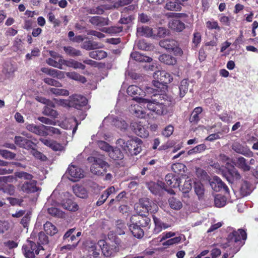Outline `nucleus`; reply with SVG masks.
<instances>
[{
    "instance_id": "1",
    "label": "nucleus",
    "mask_w": 258,
    "mask_h": 258,
    "mask_svg": "<svg viewBox=\"0 0 258 258\" xmlns=\"http://www.w3.org/2000/svg\"><path fill=\"white\" fill-rule=\"evenodd\" d=\"M88 258H98L100 249L106 257L113 255L119 250V245L115 242L107 243L104 240H100L97 243L90 242L87 245Z\"/></svg>"
},
{
    "instance_id": "2",
    "label": "nucleus",
    "mask_w": 258,
    "mask_h": 258,
    "mask_svg": "<svg viewBox=\"0 0 258 258\" xmlns=\"http://www.w3.org/2000/svg\"><path fill=\"white\" fill-rule=\"evenodd\" d=\"M162 115L168 114L171 115L174 111V106L175 102L173 97L170 95L163 93L164 90H167L168 86L167 84L173 81L172 75L169 73H165L162 76Z\"/></svg>"
},
{
    "instance_id": "3",
    "label": "nucleus",
    "mask_w": 258,
    "mask_h": 258,
    "mask_svg": "<svg viewBox=\"0 0 258 258\" xmlns=\"http://www.w3.org/2000/svg\"><path fill=\"white\" fill-rule=\"evenodd\" d=\"M142 143V140L138 138L128 140L127 142L122 139H119L116 141V144L119 146L126 152H128L132 156L137 155L141 152Z\"/></svg>"
},
{
    "instance_id": "4",
    "label": "nucleus",
    "mask_w": 258,
    "mask_h": 258,
    "mask_svg": "<svg viewBox=\"0 0 258 258\" xmlns=\"http://www.w3.org/2000/svg\"><path fill=\"white\" fill-rule=\"evenodd\" d=\"M150 220L146 217L141 215H134L131 218L132 224L129 225V229L133 235L137 238H141L144 235V231L141 226H144L149 223Z\"/></svg>"
},
{
    "instance_id": "5",
    "label": "nucleus",
    "mask_w": 258,
    "mask_h": 258,
    "mask_svg": "<svg viewBox=\"0 0 258 258\" xmlns=\"http://www.w3.org/2000/svg\"><path fill=\"white\" fill-rule=\"evenodd\" d=\"M88 160L93 162L90 167L91 172L97 175H103L107 171L109 165L102 158L90 157Z\"/></svg>"
},
{
    "instance_id": "6",
    "label": "nucleus",
    "mask_w": 258,
    "mask_h": 258,
    "mask_svg": "<svg viewBox=\"0 0 258 258\" xmlns=\"http://www.w3.org/2000/svg\"><path fill=\"white\" fill-rule=\"evenodd\" d=\"M23 250L25 256L27 258H34L35 254H38L40 250H44L41 245H37L31 240H28L23 245Z\"/></svg>"
},
{
    "instance_id": "7",
    "label": "nucleus",
    "mask_w": 258,
    "mask_h": 258,
    "mask_svg": "<svg viewBox=\"0 0 258 258\" xmlns=\"http://www.w3.org/2000/svg\"><path fill=\"white\" fill-rule=\"evenodd\" d=\"M162 47L168 52H172L175 55L181 56L182 49L179 46V43L174 39H166L162 40Z\"/></svg>"
},
{
    "instance_id": "8",
    "label": "nucleus",
    "mask_w": 258,
    "mask_h": 258,
    "mask_svg": "<svg viewBox=\"0 0 258 258\" xmlns=\"http://www.w3.org/2000/svg\"><path fill=\"white\" fill-rule=\"evenodd\" d=\"M210 184L215 191L222 192L225 195H229V188L218 176H214L213 179L210 180Z\"/></svg>"
},
{
    "instance_id": "9",
    "label": "nucleus",
    "mask_w": 258,
    "mask_h": 258,
    "mask_svg": "<svg viewBox=\"0 0 258 258\" xmlns=\"http://www.w3.org/2000/svg\"><path fill=\"white\" fill-rule=\"evenodd\" d=\"M68 105L70 107L81 109L88 103L87 98L81 95L73 94L70 96Z\"/></svg>"
},
{
    "instance_id": "10",
    "label": "nucleus",
    "mask_w": 258,
    "mask_h": 258,
    "mask_svg": "<svg viewBox=\"0 0 258 258\" xmlns=\"http://www.w3.org/2000/svg\"><path fill=\"white\" fill-rule=\"evenodd\" d=\"M246 239V233L242 229H239L237 231H233L229 234L227 237L228 242L223 245V247L225 248L230 246L232 242H237L240 240H245Z\"/></svg>"
},
{
    "instance_id": "11",
    "label": "nucleus",
    "mask_w": 258,
    "mask_h": 258,
    "mask_svg": "<svg viewBox=\"0 0 258 258\" xmlns=\"http://www.w3.org/2000/svg\"><path fill=\"white\" fill-rule=\"evenodd\" d=\"M222 174L226 179L231 183L235 181L239 180L241 178L240 174L237 170L232 165L229 168H226L222 171Z\"/></svg>"
},
{
    "instance_id": "12",
    "label": "nucleus",
    "mask_w": 258,
    "mask_h": 258,
    "mask_svg": "<svg viewBox=\"0 0 258 258\" xmlns=\"http://www.w3.org/2000/svg\"><path fill=\"white\" fill-rule=\"evenodd\" d=\"M160 28L153 29L148 26H143L141 28H138L137 31L141 33L142 36H144L147 37H152L154 39H158L160 38Z\"/></svg>"
},
{
    "instance_id": "13",
    "label": "nucleus",
    "mask_w": 258,
    "mask_h": 258,
    "mask_svg": "<svg viewBox=\"0 0 258 258\" xmlns=\"http://www.w3.org/2000/svg\"><path fill=\"white\" fill-rule=\"evenodd\" d=\"M67 171L70 176L69 179L73 182H76L84 177L83 170L77 166L70 165Z\"/></svg>"
},
{
    "instance_id": "14",
    "label": "nucleus",
    "mask_w": 258,
    "mask_h": 258,
    "mask_svg": "<svg viewBox=\"0 0 258 258\" xmlns=\"http://www.w3.org/2000/svg\"><path fill=\"white\" fill-rule=\"evenodd\" d=\"M126 92L128 95L134 97V99L139 102L146 103L149 101L148 99H144L138 96V95H140L142 90L136 85L130 86L127 89Z\"/></svg>"
},
{
    "instance_id": "15",
    "label": "nucleus",
    "mask_w": 258,
    "mask_h": 258,
    "mask_svg": "<svg viewBox=\"0 0 258 258\" xmlns=\"http://www.w3.org/2000/svg\"><path fill=\"white\" fill-rule=\"evenodd\" d=\"M15 143L20 148L27 150L32 149L36 145L31 140L21 136H15Z\"/></svg>"
},
{
    "instance_id": "16",
    "label": "nucleus",
    "mask_w": 258,
    "mask_h": 258,
    "mask_svg": "<svg viewBox=\"0 0 258 258\" xmlns=\"http://www.w3.org/2000/svg\"><path fill=\"white\" fill-rule=\"evenodd\" d=\"M232 149L235 152L242 154L246 157H252L253 153L247 146H243L239 142H234L231 146Z\"/></svg>"
},
{
    "instance_id": "17",
    "label": "nucleus",
    "mask_w": 258,
    "mask_h": 258,
    "mask_svg": "<svg viewBox=\"0 0 258 258\" xmlns=\"http://www.w3.org/2000/svg\"><path fill=\"white\" fill-rule=\"evenodd\" d=\"M165 180L167 185L171 188H175L180 186V176L176 175L168 174L166 175Z\"/></svg>"
},
{
    "instance_id": "18",
    "label": "nucleus",
    "mask_w": 258,
    "mask_h": 258,
    "mask_svg": "<svg viewBox=\"0 0 258 258\" xmlns=\"http://www.w3.org/2000/svg\"><path fill=\"white\" fill-rule=\"evenodd\" d=\"M168 25L169 28L177 32H182L185 28V24L177 19H172L170 20Z\"/></svg>"
},
{
    "instance_id": "19",
    "label": "nucleus",
    "mask_w": 258,
    "mask_h": 258,
    "mask_svg": "<svg viewBox=\"0 0 258 258\" xmlns=\"http://www.w3.org/2000/svg\"><path fill=\"white\" fill-rule=\"evenodd\" d=\"M36 184L37 182L35 180L25 182L22 184L21 189L23 191L28 194L36 192L38 190Z\"/></svg>"
},
{
    "instance_id": "20",
    "label": "nucleus",
    "mask_w": 258,
    "mask_h": 258,
    "mask_svg": "<svg viewBox=\"0 0 258 258\" xmlns=\"http://www.w3.org/2000/svg\"><path fill=\"white\" fill-rule=\"evenodd\" d=\"M194 189L199 201L203 200L205 196V187L203 184L200 181L194 182Z\"/></svg>"
},
{
    "instance_id": "21",
    "label": "nucleus",
    "mask_w": 258,
    "mask_h": 258,
    "mask_svg": "<svg viewBox=\"0 0 258 258\" xmlns=\"http://www.w3.org/2000/svg\"><path fill=\"white\" fill-rule=\"evenodd\" d=\"M89 21L92 25L96 26H104L109 24V20L107 18L100 16L91 17Z\"/></svg>"
},
{
    "instance_id": "22",
    "label": "nucleus",
    "mask_w": 258,
    "mask_h": 258,
    "mask_svg": "<svg viewBox=\"0 0 258 258\" xmlns=\"http://www.w3.org/2000/svg\"><path fill=\"white\" fill-rule=\"evenodd\" d=\"M41 71L53 78L61 79L64 77L63 72L57 70L44 67L41 69Z\"/></svg>"
},
{
    "instance_id": "23",
    "label": "nucleus",
    "mask_w": 258,
    "mask_h": 258,
    "mask_svg": "<svg viewBox=\"0 0 258 258\" xmlns=\"http://www.w3.org/2000/svg\"><path fill=\"white\" fill-rule=\"evenodd\" d=\"M60 62L62 63V65L66 66L68 67L73 68L76 69H80L84 70L86 68L84 64L74 59L66 60L60 59Z\"/></svg>"
},
{
    "instance_id": "24",
    "label": "nucleus",
    "mask_w": 258,
    "mask_h": 258,
    "mask_svg": "<svg viewBox=\"0 0 258 258\" xmlns=\"http://www.w3.org/2000/svg\"><path fill=\"white\" fill-rule=\"evenodd\" d=\"M165 9L171 11H180L182 8V4L178 0L168 1L165 7Z\"/></svg>"
},
{
    "instance_id": "25",
    "label": "nucleus",
    "mask_w": 258,
    "mask_h": 258,
    "mask_svg": "<svg viewBox=\"0 0 258 258\" xmlns=\"http://www.w3.org/2000/svg\"><path fill=\"white\" fill-rule=\"evenodd\" d=\"M73 191L74 194L79 198L86 199L88 197V191L82 185L76 184L73 186Z\"/></svg>"
},
{
    "instance_id": "26",
    "label": "nucleus",
    "mask_w": 258,
    "mask_h": 258,
    "mask_svg": "<svg viewBox=\"0 0 258 258\" xmlns=\"http://www.w3.org/2000/svg\"><path fill=\"white\" fill-rule=\"evenodd\" d=\"M172 171L176 174L177 176L182 177L183 176H185V170L186 167L185 165L181 163H176L173 164L171 167Z\"/></svg>"
},
{
    "instance_id": "27",
    "label": "nucleus",
    "mask_w": 258,
    "mask_h": 258,
    "mask_svg": "<svg viewBox=\"0 0 258 258\" xmlns=\"http://www.w3.org/2000/svg\"><path fill=\"white\" fill-rule=\"evenodd\" d=\"M203 111V108L202 107H197L192 111L189 120L190 123L196 124L200 120L199 114H200Z\"/></svg>"
},
{
    "instance_id": "28",
    "label": "nucleus",
    "mask_w": 258,
    "mask_h": 258,
    "mask_svg": "<svg viewBox=\"0 0 258 258\" xmlns=\"http://www.w3.org/2000/svg\"><path fill=\"white\" fill-rule=\"evenodd\" d=\"M235 165L243 171H248L250 170V166L246 160L243 157H239L237 158Z\"/></svg>"
},
{
    "instance_id": "29",
    "label": "nucleus",
    "mask_w": 258,
    "mask_h": 258,
    "mask_svg": "<svg viewBox=\"0 0 258 258\" xmlns=\"http://www.w3.org/2000/svg\"><path fill=\"white\" fill-rule=\"evenodd\" d=\"M109 157L114 160H121L123 157L124 155L120 149L118 148H113L109 153Z\"/></svg>"
},
{
    "instance_id": "30",
    "label": "nucleus",
    "mask_w": 258,
    "mask_h": 258,
    "mask_svg": "<svg viewBox=\"0 0 258 258\" xmlns=\"http://www.w3.org/2000/svg\"><path fill=\"white\" fill-rule=\"evenodd\" d=\"M131 56L135 60L139 62H150L152 60V58L151 57L144 55V54L138 52H134L132 53Z\"/></svg>"
},
{
    "instance_id": "31",
    "label": "nucleus",
    "mask_w": 258,
    "mask_h": 258,
    "mask_svg": "<svg viewBox=\"0 0 258 258\" xmlns=\"http://www.w3.org/2000/svg\"><path fill=\"white\" fill-rule=\"evenodd\" d=\"M66 76L70 79L79 81L83 84L87 82V79L84 76H81L75 72H67L66 73Z\"/></svg>"
},
{
    "instance_id": "32",
    "label": "nucleus",
    "mask_w": 258,
    "mask_h": 258,
    "mask_svg": "<svg viewBox=\"0 0 258 258\" xmlns=\"http://www.w3.org/2000/svg\"><path fill=\"white\" fill-rule=\"evenodd\" d=\"M227 198L221 194H217L214 198V204L216 207L222 208L226 205Z\"/></svg>"
},
{
    "instance_id": "33",
    "label": "nucleus",
    "mask_w": 258,
    "mask_h": 258,
    "mask_svg": "<svg viewBox=\"0 0 258 258\" xmlns=\"http://www.w3.org/2000/svg\"><path fill=\"white\" fill-rule=\"evenodd\" d=\"M188 86L189 83L188 82V80L183 79L180 82V85L179 86V95L181 98H183L187 93L188 89Z\"/></svg>"
},
{
    "instance_id": "34",
    "label": "nucleus",
    "mask_w": 258,
    "mask_h": 258,
    "mask_svg": "<svg viewBox=\"0 0 258 258\" xmlns=\"http://www.w3.org/2000/svg\"><path fill=\"white\" fill-rule=\"evenodd\" d=\"M168 203L170 208L173 210H180L182 207L181 202L174 197L169 198Z\"/></svg>"
},
{
    "instance_id": "35",
    "label": "nucleus",
    "mask_w": 258,
    "mask_h": 258,
    "mask_svg": "<svg viewBox=\"0 0 258 258\" xmlns=\"http://www.w3.org/2000/svg\"><path fill=\"white\" fill-rule=\"evenodd\" d=\"M44 229L46 233L51 236L57 233L58 230L56 227L50 222H47L44 225Z\"/></svg>"
},
{
    "instance_id": "36",
    "label": "nucleus",
    "mask_w": 258,
    "mask_h": 258,
    "mask_svg": "<svg viewBox=\"0 0 258 258\" xmlns=\"http://www.w3.org/2000/svg\"><path fill=\"white\" fill-rule=\"evenodd\" d=\"M149 189L155 195H161V185L158 183L150 182L148 184Z\"/></svg>"
},
{
    "instance_id": "37",
    "label": "nucleus",
    "mask_w": 258,
    "mask_h": 258,
    "mask_svg": "<svg viewBox=\"0 0 258 258\" xmlns=\"http://www.w3.org/2000/svg\"><path fill=\"white\" fill-rule=\"evenodd\" d=\"M240 192L242 196L244 197L251 192L250 184L247 181H243L240 187Z\"/></svg>"
},
{
    "instance_id": "38",
    "label": "nucleus",
    "mask_w": 258,
    "mask_h": 258,
    "mask_svg": "<svg viewBox=\"0 0 258 258\" xmlns=\"http://www.w3.org/2000/svg\"><path fill=\"white\" fill-rule=\"evenodd\" d=\"M161 71H158L155 72L153 74L154 80L152 82L153 86L159 89V90L158 91L159 92L161 91V82H160L161 79L159 77L160 76H161Z\"/></svg>"
},
{
    "instance_id": "39",
    "label": "nucleus",
    "mask_w": 258,
    "mask_h": 258,
    "mask_svg": "<svg viewBox=\"0 0 258 258\" xmlns=\"http://www.w3.org/2000/svg\"><path fill=\"white\" fill-rule=\"evenodd\" d=\"M62 206L65 210H78L79 207L76 202L70 199H67L62 204Z\"/></svg>"
},
{
    "instance_id": "40",
    "label": "nucleus",
    "mask_w": 258,
    "mask_h": 258,
    "mask_svg": "<svg viewBox=\"0 0 258 258\" xmlns=\"http://www.w3.org/2000/svg\"><path fill=\"white\" fill-rule=\"evenodd\" d=\"M148 125L149 123L146 121L143 125V127H142L141 128L138 129V131H135V134L141 138H145L148 137L149 134L148 130Z\"/></svg>"
},
{
    "instance_id": "41",
    "label": "nucleus",
    "mask_w": 258,
    "mask_h": 258,
    "mask_svg": "<svg viewBox=\"0 0 258 258\" xmlns=\"http://www.w3.org/2000/svg\"><path fill=\"white\" fill-rule=\"evenodd\" d=\"M89 56L95 59H101L107 56V53L103 50L93 51L89 52Z\"/></svg>"
},
{
    "instance_id": "42",
    "label": "nucleus",
    "mask_w": 258,
    "mask_h": 258,
    "mask_svg": "<svg viewBox=\"0 0 258 258\" xmlns=\"http://www.w3.org/2000/svg\"><path fill=\"white\" fill-rule=\"evenodd\" d=\"M99 47L98 43L91 40L84 41L82 44V48L87 50L96 49Z\"/></svg>"
},
{
    "instance_id": "43",
    "label": "nucleus",
    "mask_w": 258,
    "mask_h": 258,
    "mask_svg": "<svg viewBox=\"0 0 258 258\" xmlns=\"http://www.w3.org/2000/svg\"><path fill=\"white\" fill-rule=\"evenodd\" d=\"M192 180L188 177L185 180L184 184L179 188L182 192H189L192 188Z\"/></svg>"
},
{
    "instance_id": "44",
    "label": "nucleus",
    "mask_w": 258,
    "mask_h": 258,
    "mask_svg": "<svg viewBox=\"0 0 258 258\" xmlns=\"http://www.w3.org/2000/svg\"><path fill=\"white\" fill-rule=\"evenodd\" d=\"M123 27L122 26H111L108 28H104L101 31L110 34H114L122 31Z\"/></svg>"
},
{
    "instance_id": "45",
    "label": "nucleus",
    "mask_w": 258,
    "mask_h": 258,
    "mask_svg": "<svg viewBox=\"0 0 258 258\" xmlns=\"http://www.w3.org/2000/svg\"><path fill=\"white\" fill-rule=\"evenodd\" d=\"M206 26L208 29L210 30H216L220 31L221 30V27L219 26L218 23L217 21L214 19L208 21L206 22Z\"/></svg>"
},
{
    "instance_id": "46",
    "label": "nucleus",
    "mask_w": 258,
    "mask_h": 258,
    "mask_svg": "<svg viewBox=\"0 0 258 258\" xmlns=\"http://www.w3.org/2000/svg\"><path fill=\"white\" fill-rule=\"evenodd\" d=\"M63 49L65 52L72 56H80L81 52L79 50H77L72 46H64Z\"/></svg>"
},
{
    "instance_id": "47",
    "label": "nucleus",
    "mask_w": 258,
    "mask_h": 258,
    "mask_svg": "<svg viewBox=\"0 0 258 258\" xmlns=\"http://www.w3.org/2000/svg\"><path fill=\"white\" fill-rule=\"evenodd\" d=\"M176 61V59L174 56L166 54H162V62L168 65H174Z\"/></svg>"
},
{
    "instance_id": "48",
    "label": "nucleus",
    "mask_w": 258,
    "mask_h": 258,
    "mask_svg": "<svg viewBox=\"0 0 258 258\" xmlns=\"http://www.w3.org/2000/svg\"><path fill=\"white\" fill-rule=\"evenodd\" d=\"M152 203V202L147 198H142L139 200L140 208L146 210H151Z\"/></svg>"
},
{
    "instance_id": "49",
    "label": "nucleus",
    "mask_w": 258,
    "mask_h": 258,
    "mask_svg": "<svg viewBox=\"0 0 258 258\" xmlns=\"http://www.w3.org/2000/svg\"><path fill=\"white\" fill-rule=\"evenodd\" d=\"M133 114L137 117L143 118L146 116V112L139 106H134L133 109Z\"/></svg>"
},
{
    "instance_id": "50",
    "label": "nucleus",
    "mask_w": 258,
    "mask_h": 258,
    "mask_svg": "<svg viewBox=\"0 0 258 258\" xmlns=\"http://www.w3.org/2000/svg\"><path fill=\"white\" fill-rule=\"evenodd\" d=\"M43 114L50 116L54 118H57L58 115L57 112L48 106H45L42 112Z\"/></svg>"
},
{
    "instance_id": "51",
    "label": "nucleus",
    "mask_w": 258,
    "mask_h": 258,
    "mask_svg": "<svg viewBox=\"0 0 258 258\" xmlns=\"http://www.w3.org/2000/svg\"><path fill=\"white\" fill-rule=\"evenodd\" d=\"M0 155L6 159H14L16 155L15 153L7 150L0 149Z\"/></svg>"
},
{
    "instance_id": "52",
    "label": "nucleus",
    "mask_w": 258,
    "mask_h": 258,
    "mask_svg": "<svg viewBox=\"0 0 258 258\" xmlns=\"http://www.w3.org/2000/svg\"><path fill=\"white\" fill-rule=\"evenodd\" d=\"M49 91L56 96L62 95L67 96L69 95V91L66 89L51 88L49 89Z\"/></svg>"
},
{
    "instance_id": "53",
    "label": "nucleus",
    "mask_w": 258,
    "mask_h": 258,
    "mask_svg": "<svg viewBox=\"0 0 258 258\" xmlns=\"http://www.w3.org/2000/svg\"><path fill=\"white\" fill-rule=\"evenodd\" d=\"M31 154L36 159L40 160L42 161H45L47 160V158L45 155L34 148L32 149Z\"/></svg>"
},
{
    "instance_id": "54",
    "label": "nucleus",
    "mask_w": 258,
    "mask_h": 258,
    "mask_svg": "<svg viewBox=\"0 0 258 258\" xmlns=\"http://www.w3.org/2000/svg\"><path fill=\"white\" fill-rule=\"evenodd\" d=\"M60 59L59 58L58 61L55 60L53 58H48L46 60V62L49 66L59 69H62V63L60 62Z\"/></svg>"
},
{
    "instance_id": "55",
    "label": "nucleus",
    "mask_w": 258,
    "mask_h": 258,
    "mask_svg": "<svg viewBox=\"0 0 258 258\" xmlns=\"http://www.w3.org/2000/svg\"><path fill=\"white\" fill-rule=\"evenodd\" d=\"M206 149V146L205 144H202L200 145H198V146H196L194 148L189 150L188 151V154L191 155L193 154L198 153H201L202 152L205 151Z\"/></svg>"
},
{
    "instance_id": "56",
    "label": "nucleus",
    "mask_w": 258,
    "mask_h": 258,
    "mask_svg": "<svg viewBox=\"0 0 258 258\" xmlns=\"http://www.w3.org/2000/svg\"><path fill=\"white\" fill-rule=\"evenodd\" d=\"M44 127L45 128V131L46 132V134H47V136L60 135L61 133L60 131L58 128H55L54 127L45 125V127Z\"/></svg>"
},
{
    "instance_id": "57",
    "label": "nucleus",
    "mask_w": 258,
    "mask_h": 258,
    "mask_svg": "<svg viewBox=\"0 0 258 258\" xmlns=\"http://www.w3.org/2000/svg\"><path fill=\"white\" fill-rule=\"evenodd\" d=\"M43 81L45 83L47 84L48 85L53 86L55 87H62V84L61 83L52 78H45L43 79Z\"/></svg>"
},
{
    "instance_id": "58",
    "label": "nucleus",
    "mask_w": 258,
    "mask_h": 258,
    "mask_svg": "<svg viewBox=\"0 0 258 258\" xmlns=\"http://www.w3.org/2000/svg\"><path fill=\"white\" fill-rule=\"evenodd\" d=\"M146 122V120L143 121H134L131 123V128L132 130L135 133V131H138V129L141 128L143 125Z\"/></svg>"
},
{
    "instance_id": "59",
    "label": "nucleus",
    "mask_w": 258,
    "mask_h": 258,
    "mask_svg": "<svg viewBox=\"0 0 258 258\" xmlns=\"http://www.w3.org/2000/svg\"><path fill=\"white\" fill-rule=\"evenodd\" d=\"M201 33L198 31H195L193 34L192 42L195 47H197L201 42Z\"/></svg>"
},
{
    "instance_id": "60",
    "label": "nucleus",
    "mask_w": 258,
    "mask_h": 258,
    "mask_svg": "<svg viewBox=\"0 0 258 258\" xmlns=\"http://www.w3.org/2000/svg\"><path fill=\"white\" fill-rule=\"evenodd\" d=\"M181 238L180 237H176L173 238H171L164 242H162V246H170L173 245L174 244H176L179 243Z\"/></svg>"
},
{
    "instance_id": "61",
    "label": "nucleus",
    "mask_w": 258,
    "mask_h": 258,
    "mask_svg": "<svg viewBox=\"0 0 258 258\" xmlns=\"http://www.w3.org/2000/svg\"><path fill=\"white\" fill-rule=\"evenodd\" d=\"M137 46L139 49L143 50H148L151 47L150 45L147 43L145 40H139Z\"/></svg>"
},
{
    "instance_id": "62",
    "label": "nucleus",
    "mask_w": 258,
    "mask_h": 258,
    "mask_svg": "<svg viewBox=\"0 0 258 258\" xmlns=\"http://www.w3.org/2000/svg\"><path fill=\"white\" fill-rule=\"evenodd\" d=\"M87 13L90 14L101 15L104 12V10L99 6L96 8H89L87 10Z\"/></svg>"
},
{
    "instance_id": "63",
    "label": "nucleus",
    "mask_w": 258,
    "mask_h": 258,
    "mask_svg": "<svg viewBox=\"0 0 258 258\" xmlns=\"http://www.w3.org/2000/svg\"><path fill=\"white\" fill-rule=\"evenodd\" d=\"M126 192L125 191H122L120 192L115 199H112L110 200L109 202V205H113L114 203H118L122 200L123 198L125 197Z\"/></svg>"
},
{
    "instance_id": "64",
    "label": "nucleus",
    "mask_w": 258,
    "mask_h": 258,
    "mask_svg": "<svg viewBox=\"0 0 258 258\" xmlns=\"http://www.w3.org/2000/svg\"><path fill=\"white\" fill-rule=\"evenodd\" d=\"M8 200L9 201L10 204L12 206H21L22 203L23 202V200L22 198L18 199L10 197L8 198Z\"/></svg>"
}]
</instances>
